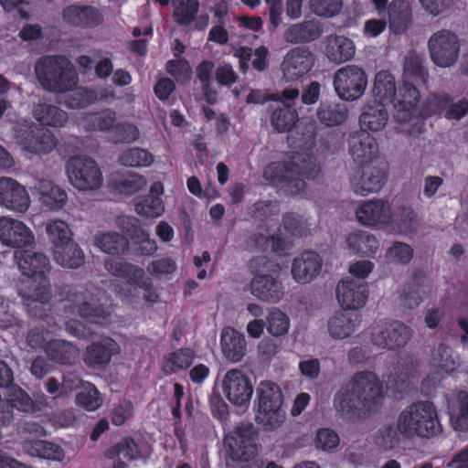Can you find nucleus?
Masks as SVG:
<instances>
[{
    "label": "nucleus",
    "mask_w": 468,
    "mask_h": 468,
    "mask_svg": "<svg viewBox=\"0 0 468 468\" xmlns=\"http://www.w3.org/2000/svg\"><path fill=\"white\" fill-rule=\"evenodd\" d=\"M384 399L383 386L372 372L356 373L334 397V409L344 419L354 420L361 413L376 411Z\"/></svg>",
    "instance_id": "obj_1"
},
{
    "label": "nucleus",
    "mask_w": 468,
    "mask_h": 468,
    "mask_svg": "<svg viewBox=\"0 0 468 468\" xmlns=\"http://www.w3.org/2000/svg\"><path fill=\"white\" fill-rule=\"evenodd\" d=\"M421 56L410 54L404 63L403 85L394 97V118L400 124L399 130L409 134L421 132L423 123L421 118L416 115V105L420 100L417 86L425 85L428 72L423 66Z\"/></svg>",
    "instance_id": "obj_2"
},
{
    "label": "nucleus",
    "mask_w": 468,
    "mask_h": 468,
    "mask_svg": "<svg viewBox=\"0 0 468 468\" xmlns=\"http://www.w3.org/2000/svg\"><path fill=\"white\" fill-rule=\"evenodd\" d=\"M320 165L310 155L293 157L289 163H272L263 172V176L285 192L294 195L305 187L304 179H314L320 175Z\"/></svg>",
    "instance_id": "obj_3"
},
{
    "label": "nucleus",
    "mask_w": 468,
    "mask_h": 468,
    "mask_svg": "<svg viewBox=\"0 0 468 468\" xmlns=\"http://www.w3.org/2000/svg\"><path fill=\"white\" fill-rule=\"evenodd\" d=\"M106 270L120 283L112 284L113 291L123 300L137 302L143 298L145 302L154 303L157 294L152 286L151 279L142 268L126 263L120 259H110L105 261Z\"/></svg>",
    "instance_id": "obj_4"
},
{
    "label": "nucleus",
    "mask_w": 468,
    "mask_h": 468,
    "mask_svg": "<svg viewBox=\"0 0 468 468\" xmlns=\"http://www.w3.org/2000/svg\"><path fill=\"white\" fill-rule=\"evenodd\" d=\"M397 428L406 439L432 438L441 431L438 412L430 401L411 403L400 411Z\"/></svg>",
    "instance_id": "obj_5"
},
{
    "label": "nucleus",
    "mask_w": 468,
    "mask_h": 468,
    "mask_svg": "<svg viewBox=\"0 0 468 468\" xmlns=\"http://www.w3.org/2000/svg\"><path fill=\"white\" fill-rule=\"evenodd\" d=\"M46 233L54 245V259L65 268L75 269L84 262V254L73 241L69 225L62 219L53 218L46 223Z\"/></svg>",
    "instance_id": "obj_6"
},
{
    "label": "nucleus",
    "mask_w": 468,
    "mask_h": 468,
    "mask_svg": "<svg viewBox=\"0 0 468 468\" xmlns=\"http://www.w3.org/2000/svg\"><path fill=\"white\" fill-rule=\"evenodd\" d=\"M35 71L41 86L49 91L67 92L77 84L71 62L62 57H45L37 61Z\"/></svg>",
    "instance_id": "obj_7"
},
{
    "label": "nucleus",
    "mask_w": 468,
    "mask_h": 468,
    "mask_svg": "<svg viewBox=\"0 0 468 468\" xmlns=\"http://www.w3.org/2000/svg\"><path fill=\"white\" fill-rule=\"evenodd\" d=\"M333 85L340 100L355 101L360 99L367 90V75L358 65H346L335 72Z\"/></svg>",
    "instance_id": "obj_8"
},
{
    "label": "nucleus",
    "mask_w": 468,
    "mask_h": 468,
    "mask_svg": "<svg viewBox=\"0 0 468 468\" xmlns=\"http://www.w3.org/2000/svg\"><path fill=\"white\" fill-rule=\"evenodd\" d=\"M428 51L434 65L440 68H451L459 59L461 39L452 30L440 29L430 37Z\"/></svg>",
    "instance_id": "obj_9"
},
{
    "label": "nucleus",
    "mask_w": 468,
    "mask_h": 468,
    "mask_svg": "<svg viewBox=\"0 0 468 468\" xmlns=\"http://www.w3.org/2000/svg\"><path fill=\"white\" fill-rule=\"evenodd\" d=\"M66 173L71 186L80 191H94L103 185L101 170L91 158H70L67 163Z\"/></svg>",
    "instance_id": "obj_10"
},
{
    "label": "nucleus",
    "mask_w": 468,
    "mask_h": 468,
    "mask_svg": "<svg viewBox=\"0 0 468 468\" xmlns=\"http://www.w3.org/2000/svg\"><path fill=\"white\" fill-rule=\"evenodd\" d=\"M16 139L29 158L49 154L57 145L55 136L50 132L42 131L27 120L17 123Z\"/></svg>",
    "instance_id": "obj_11"
},
{
    "label": "nucleus",
    "mask_w": 468,
    "mask_h": 468,
    "mask_svg": "<svg viewBox=\"0 0 468 468\" xmlns=\"http://www.w3.org/2000/svg\"><path fill=\"white\" fill-rule=\"evenodd\" d=\"M227 455L232 461L248 462L258 452L256 431L250 422H241L229 431L224 439Z\"/></svg>",
    "instance_id": "obj_12"
},
{
    "label": "nucleus",
    "mask_w": 468,
    "mask_h": 468,
    "mask_svg": "<svg viewBox=\"0 0 468 468\" xmlns=\"http://www.w3.org/2000/svg\"><path fill=\"white\" fill-rule=\"evenodd\" d=\"M221 390L226 399L234 406H247L253 393L249 377L239 369L226 372L221 380Z\"/></svg>",
    "instance_id": "obj_13"
},
{
    "label": "nucleus",
    "mask_w": 468,
    "mask_h": 468,
    "mask_svg": "<svg viewBox=\"0 0 468 468\" xmlns=\"http://www.w3.org/2000/svg\"><path fill=\"white\" fill-rule=\"evenodd\" d=\"M411 329L399 321H379L373 328L375 345L389 349L404 346L411 338Z\"/></svg>",
    "instance_id": "obj_14"
},
{
    "label": "nucleus",
    "mask_w": 468,
    "mask_h": 468,
    "mask_svg": "<svg viewBox=\"0 0 468 468\" xmlns=\"http://www.w3.org/2000/svg\"><path fill=\"white\" fill-rule=\"evenodd\" d=\"M99 299L89 292H80L72 298L67 300L65 308L69 309V313H78L80 317L90 323L105 324L110 322L111 312L101 306L97 305Z\"/></svg>",
    "instance_id": "obj_15"
},
{
    "label": "nucleus",
    "mask_w": 468,
    "mask_h": 468,
    "mask_svg": "<svg viewBox=\"0 0 468 468\" xmlns=\"http://www.w3.org/2000/svg\"><path fill=\"white\" fill-rule=\"evenodd\" d=\"M387 177V165L380 162L378 165H369L357 169L351 177L353 191L360 196L378 192Z\"/></svg>",
    "instance_id": "obj_16"
},
{
    "label": "nucleus",
    "mask_w": 468,
    "mask_h": 468,
    "mask_svg": "<svg viewBox=\"0 0 468 468\" xmlns=\"http://www.w3.org/2000/svg\"><path fill=\"white\" fill-rule=\"evenodd\" d=\"M31 205L27 188L12 177H0V207L9 211L24 214Z\"/></svg>",
    "instance_id": "obj_17"
},
{
    "label": "nucleus",
    "mask_w": 468,
    "mask_h": 468,
    "mask_svg": "<svg viewBox=\"0 0 468 468\" xmlns=\"http://www.w3.org/2000/svg\"><path fill=\"white\" fill-rule=\"evenodd\" d=\"M0 241L6 247L22 249L31 246L35 242V236L31 229L22 220L9 216H1Z\"/></svg>",
    "instance_id": "obj_18"
},
{
    "label": "nucleus",
    "mask_w": 468,
    "mask_h": 468,
    "mask_svg": "<svg viewBox=\"0 0 468 468\" xmlns=\"http://www.w3.org/2000/svg\"><path fill=\"white\" fill-rule=\"evenodd\" d=\"M20 295L30 315L42 317V304L49 303L52 298L50 283L46 275L31 278L27 284L20 289Z\"/></svg>",
    "instance_id": "obj_19"
},
{
    "label": "nucleus",
    "mask_w": 468,
    "mask_h": 468,
    "mask_svg": "<svg viewBox=\"0 0 468 468\" xmlns=\"http://www.w3.org/2000/svg\"><path fill=\"white\" fill-rule=\"evenodd\" d=\"M314 65L312 53L304 48H294L284 56L281 71L282 79L287 81H294L307 74Z\"/></svg>",
    "instance_id": "obj_20"
},
{
    "label": "nucleus",
    "mask_w": 468,
    "mask_h": 468,
    "mask_svg": "<svg viewBox=\"0 0 468 468\" xmlns=\"http://www.w3.org/2000/svg\"><path fill=\"white\" fill-rule=\"evenodd\" d=\"M355 214L364 226L388 227L391 218V206L382 199L367 200L356 207Z\"/></svg>",
    "instance_id": "obj_21"
},
{
    "label": "nucleus",
    "mask_w": 468,
    "mask_h": 468,
    "mask_svg": "<svg viewBox=\"0 0 468 468\" xmlns=\"http://www.w3.org/2000/svg\"><path fill=\"white\" fill-rule=\"evenodd\" d=\"M336 298L339 304L346 310L362 308L368 298L367 284L352 279L339 282L336 287Z\"/></svg>",
    "instance_id": "obj_22"
},
{
    "label": "nucleus",
    "mask_w": 468,
    "mask_h": 468,
    "mask_svg": "<svg viewBox=\"0 0 468 468\" xmlns=\"http://www.w3.org/2000/svg\"><path fill=\"white\" fill-rule=\"evenodd\" d=\"M323 261L314 251L307 250L296 256L291 267V275L294 282L307 284L318 276L322 270Z\"/></svg>",
    "instance_id": "obj_23"
},
{
    "label": "nucleus",
    "mask_w": 468,
    "mask_h": 468,
    "mask_svg": "<svg viewBox=\"0 0 468 468\" xmlns=\"http://www.w3.org/2000/svg\"><path fill=\"white\" fill-rule=\"evenodd\" d=\"M61 15L66 25L81 28L95 27L103 22L101 12L92 5H70Z\"/></svg>",
    "instance_id": "obj_24"
},
{
    "label": "nucleus",
    "mask_w": 468,
    "mask_h": 468,
    "mask_svg": "<svg viewBox=\"0 0 468 468\" xmlns=\"http://www.w3.org/2000/svg\"><path fill=\"white\" fill-rule=\"evenodd\" d=\"M348 148L354 161L359 165L371 162L377 157L378 150L376 139L364 130L350 134Z\"/></svg>",
    "instance_id": "obj_25"
},
{
    "label": "nucleus",
    "mask_w": 468,
    "mask_h": 468,
    "mask_svg": "<svg viewBox=\"0 0 468 468\" xmlns=\"http://www.w3.org/2000/svg\"><path fill=\"white\" fill-rule=\"evenodd\" d=\"M250 292L260 301L277 303L284 295V288L282 283L272 276L258 273L250 282Z\"/></svg>",
    "instance_id": "obj_26"
},
{
    "label": "nucleus",
    "mask_w": 468,
    "mask_h": 468,
    "mask_svg": "<svg viewBox=\"0 0 468 468\" xmlns=\"http://www.w3.org/2000/svg\"><path fill=\"white\" fill-rule=\"evenodd\" d=\"M15 259L23 275L36 278L49 272V261L41 252L32 250H17Z\"/></svg>",
    "instance_id": "obj_27"
},
{
    "label": "nucleus",
    "mask_w": 468,
    "mask_h": 468,
    "mask_svg": "<svg viewBox=\"0 0 468 468\" xmlns=\"http://www.w3.org/2000/svg\"><path fill=\"white\" fill-rule=\"evenodd\" d=\"M121 352L119 344L111 337H101L90 345L85 353L84 360L92 367H104L112 356Z\"/></svg>",
    "instance_id": "obj_28"
},
{
    "label": "nucleus",
    "mask_w": 468,
    "mask_h": 468,
    "mask_svg": "<svg viewBox=\"0 0 468 468\" xmlns=\"http://www.w3.org/2000/svg\"><path fill=\"white\" fill-rule=\"evenodd\" d=\"M164 186L160 182L154 183L147 196L139 197L134 200L136 214L147 218H158L165 212V204L161 199Z\"/></svg>",
    "instance_id": "obj_29"
},
{
    "label": "nucleus",
    "mask_w": 468,
    "mask_h": 468,
    "mask_svg": "<svg viewBox=\"0 0 468 468\" xmlns=\"http://www.w3.org/2000/svg\"><path fill=\"white\" fill-rule=\"evenodd\" d=\"M220 346L224 356L229 361L239 362L246 354V337L231 326L225 327L220 335Z\"/></svg>",
    "instance_id": "obj_30"
},
{
    "label": "nucleus",
    "mask_w": 468,
    "mask_h": 468,
    "mask_svg": "<svg viewBox=\"0 0 468 468\" xmlns=\"http://www.w3.org/2000/svg\"><path fill=\"white\" fill-rule=\"evenodd\" d=\"M360 322L358 314L337 312L327 322L328 335L335 340L351 337L359 329Z\"/></svg>",
    "instance_id": "obj_31"
},
{
    "label": "nucleus",
    "mask_w": 468,
    "mask_h": 468,
    "mask_svg": "<svg viewBox=\"0 0 468 468\" xmlns=\"http://www.w3.org/2000/svg\"><path fill=\"white\" fill-rule=\"evenodd\" d=\"M324 54L331 62L341 64L354 58L356 45L345 36L331 35L325 40Z\"/></svg>",
    "instance_id": "obj_32"
},
{
    "label": "nucleus",
    "mask_w": 468,
    "mask_h": 468,
    "mask_svg": "<svg viewBox=\"0 0 468 468\" xmlns=\"http://www.w3.org/2000/svg\"><path fill=\"white\" fill-rule=\"evenodd\" d=\"M41 204L52 211L62 209L68 201L67 192L49 180H39L34 186Z\"/></svg>",
    "instance_id": "obj_33"
},
{
    "label": "nucleus",
    "mask_w": 468,
    "mask_h": 468,
    "mask_svg": "<svg viewBox=\"0 0 468 468\" xmlns=\"http://www.w3.org/2000/svg\"><path fill=\"white\" fill-rule=\"evenodd\" d=\"M138 219L134 217H120L117 219V225L130 234L142 253L151 255L157 250L156 242L150 238L146 230L138 227Z\"/></svg>",
    "instance_id": "obj_34"
},
{
    "label": "nucleus",
    "mask_w": 468,
    "mask_h": 468,
    "mask_svg": "<svg viewBox=\"0 0 468 468\" xmlns=\"http://www.w3.org/2000/svg\"><path fill=\"white\" fill-rule=\"evenodd\" d=\"M322 34L319 24L314 20H306L291 24L282 33L283 40L289 44H301L317 39Z\"/></svg>",
    "instance_id": "obj_35"
},
{
    "label": "nucleus",
    "mask_w": 468,
    "mask_h": 468,
    "mask_svg": "<svg viewBox=\"0 0 468 468\" xmlns=\"http://www.w3.org/2000/svg\"><path fill=\"white\" fill-rule=\"evenodd\" d=\"M448 411L452 427L458 431H468V393L458 391L448 399Z\"/></svg>",
    "instance_id": "obj_36"
},
{
    "label": "nucleus",
    "mask_w": 468,
    "mask_h": 468,
    "mask_svg": "<svg viewBox=\"0 0 468 468\" xmlns=\"http://www.w3.org/2000/svg\"><path fill=\"white\" fill-rule=\"evenodd\" d=\"M345 249L352 254L373 256L379 249L378 239L363 230L351 232L346 237Z\"/></svg>",
    "instance_id": "obj_37"
},
{
    "label": "nucleus",
    "mask_w": 468,
    "mask_h": 468,
    "mask_svg": "<svg viewBox=\"0 0 468 468\" xmlns=\"http://www.w3.org/2000/svg\"><path fill=\"white\" fill-rule=\"evenodd\" d=\"M388 120V114L385 109V104L373 101L364 105L359 117V123L361 130L378 132L386 126Z\"/></svg>",
    "instance_id": "obj_38"
},
{
    "label": "nucleus",
    "mask_w": 468,
    "mask_h": 468,
    "mask_svg": "<svg viewBox=\"0 0 468 468\" xmlns=\"http://www.w3.org/2000/svg\"><path fill=\"white\" fill-rule=\"evenodd\" d=\"M34 118L42 125L63 127L69 121L68 113L55 104L39 101L33 109Z\"/></svg>",
    "instance_id": "obj_39"
},
{
    "label": "nucleus",
    "mask_w": 468,
    "mask_h": 468,
    "mask_svg": "<svg viewBox=\"0 0 468 468\" xmlns=\"http://www.w3.org/2000/svg\"><path fill=\"white\" fill-rule=\"evenodd\" d=\"M397 90L396 80L391 72L382 69L376 73L372 87L374 101L392 103Z\"/></svg>",
    "instance_id": "obj_40"
},
{
    "label": "nucleus",
    "mask_w": 468,
    "mask_h": 468,
    "mask_svg": "<svg viewBox=\"0 0 468 468\" xmlns=\"http://www.w3.org/2000/svg\"><path fill=\"white\" fill-rule=\"evenodd\" d=\"M25 449L33 456L56 462L61 465H65L69 461L63 448L53 442L46 441H29L26 444Z\"/></svg>",
    "instance_id": "obj_41"
},
{
    "label": "nucleus",
    "mask_w": 468,
    "mask_h": 468,
    "mask_svg": "<svg viewBox=\"0 0 468 468\" xmlns=\"http://www.w3.org/2000/svg\"><path fill=\"white\" fill-rule=\"evenodd\" d=\"M256 409L282 407L283 394L281 388L274 382L263 380L259 383L256 389Z\"/></svg>",
    "instance_id": "obj_42"
},
{
    "label": "nucleus",
    "mask_w": 468,
    "mask_h": 468,
    "mask_svg": "<svg viewBox=\"0 0 468 468\" xmlns=\"http://www.w3.org/2000/svg\"><path fill=\"white\" fill-rule=\"evenodd\" d=\"M94 243L102 252L111 255L122 254L129 248L127 239L114 231L98 232Z\"/></svg>",
    "instance_id": "obj_43"
},
{
    "label": "nucleus",
    "mask_w": 468,
    "mask_h": 468,
    "mask_svg": "<svg viewBox=\"0 0 468 468\" xmlns=\"http://www.w3.org/2000/svg\"><path fill=\"white\" fill-rule=\"evenodd\" d=\"M388 227L394 232L411 233L418 228L416 213L408 207H400L394 211L391 209L390 223Z\"/></svg>",
    "instance_id": "obj_44"
},
{
    "label": "nucleus",
    "mask_w": 468,
    "mask_h": 468,
    "mask_svg": "<svg viewBox=\"0 0 468 468\" xmlns=\"http://www.w3.org/2000/svg\"><path fill=\"white\" fill-rule=\"evenodd\" d=\"M390 28L395 32L403 31L411 17V6L409 0H392L388 6Z\"/></svg>",
    "instance_id": "obj_45"
},
{
    "label": "nucleus",
    "mask_w": 468,
    "mask_h": 468,
    "mask_svg": "<svg viewBox=\"0 0 468 468\" xmlns=\"http://www.w3.org/2000/svg\"><path fill=\"white\" fill-rule=\"evenodd\" d=\"M45 353L51 360L61 364L72 363L79 356L78 348L71 343L54 338L45 346Z\"/></svg>",
    "instance_id": "obj_46"
},
{
    "label": "nucleus",
    "mask_w": 468,
    "mask_h": 468,
    "mask_svg": "<svg viewBox=\"0 0 468 468\" xmlns=\"http://www.w3.org/2000/svg\"><path fill=\"white\" fill-rule=\"evenodd\" d=\"M118 162L127 167L146 168L154 163V155L144 148L132 147L119 154Z\"/></svg>",
    "instance_id": "obj_47"
},
{
    "label": "nucleus",
    "mask_w": 468,
    "mask_h": 468,
    "mask_svg": "<svg viewBox=\"0 0 468 468\" xmlns=\"http://www.w3.org/2000/svg\"><path fill=\"white\" fill-rule=\"evenodd\" d=\"M195 358V352L190 348H180L170 353L163 362L165 374H175L190 367Z\"/></svg>",
    "instance_id": "obj_48"
},
{
    "label": "nucleus",
    "mask_w": 468,
    "mask_h": 468,
    "mask_svg": "<svg viewBox=\"0 0 468 468\" xmlns=\"http://www.w3.org/2000/svg\"><path fill=\"white\" fill-rule=\"evenodd\" d=\"M286 412L282 407L257 409L256 421L267 431H273L282 426Z\"/></svg>",
    "instance_id": "obj_49"
},
{
    "label": "nucleus",
    "mask_w": 468,
    "mask_h": 468,
    "mask_svg": "<svg viewBox=\"0 0 468 468\" xmlns=\"http://www.w3.org/2000/svg\"><path fill=\"white\" fill-rule=\"evenodd\" d=\"M431 363L447 373H452L460 367L459 356H454L452 349L442 344L432 349Z\"/></svg>",
    "instance_id": "obj_50"
},
{
    "label": "nucleus",
    "mask_w": 468,
    "mask_h": 468,
    "mask_svg": "<svg viewBox=\"0 0 468 468\" xmlns=\"http://www.w3.org/2000/svg\"><path fill=\"white\" fill-rule=\"evenodd\" d=\"M115 112L106 110L100 113H90L82 117L80 124L87 130L114 131Z\"/></svg>",
    "instance_id": "obj_51"
},
{
    "label": "nucleus",
    "mask_w": 468,
    "mask_h": 468,
    "mask_svg": "<svg viewBox=\"0 0 468 468\" xmlns=\"http://www.w3.org/2000/svg\"><path fill=\"white\" fill-rule=\"evenodd\" d=\"M291 326L289 316L281 309L273 307L268 312L266 327L273 337H282L288 334Z\"/></svg>",
    "instance_id": "obj_52"
},
{
    "label": "nucleus",
    "mask_w": 468,
    "mask_h": 468,
    "mask_svg": "<svg viewBox=\"0 0 468 468\" xmlns=\"http://www.w3.org/2000/svg\"><path fill=\"white\" fill-rule=\"evenodd\" d=\"M317 116L321 122L326 126H335L343 123L347 116V108L343 104L322 103L317 111Z\"/></svg>",
    "instance_id": "obj_53"
},
{
    "label": "nucleus",
    "mask_w": 468,
    "mask_h": 468,
    "mask_svg": "<svg viewBox=\"0 0 468 468\" xmlns=\"http://www.w3.org/2000/svg\"><path fill=\"white\" fill-rule=\"evenodd\" d=\"M8 397L11 403V407L27 413L39 410L40 408L37 405V403L43 405L47 404V398L45 396H42L37 402H35L31 399V398L27 395V393L25 390L19 388H11L9 390Z\"/></svg>",
    "instance_id": "obj_54"
},
{
    "label": "nucleus",
    "mask_w": 468,
    "mask_h": 468,
    "mask_svg": "<svg viewBox=\"0 0 468 468\" xmlns=\"http://www.w3.org/2000/svg\"><path fill=\"white\" fill-rule=\"evenodd\" d=\"M107 456L109 458H117L119 461H135L144 458L145 453L133 440H125L110 449Z\"/></svg>",
    "instance_id": "obj_55"
},
{
    "label": "nucleus",
    "mask_w": 468,
    "mask_h": 468,
    "mask_svg": "<svg viewBox=\"0 0 468 468\" xmlns=\"http://www.w3.org/2000/svg\"><path fill=\"white\" fill-rule=\"evenodd\" d=\"M76 403L88 411H94L101 406L102 398L95 386L88 382L81 385L76 396Z\"/></svg>",
    "instance_id": "obj_56"
},
{
    "label": "nucleus",
    "mask_w": 468,
    "mask_h": 468,
    "mask_svg": "<svg viewBox=\"0 0 468 468\" xmlns=\"http://www.w3.org/2000/svg\"><path fill=\"white\" fill-rule=\"evenodd\" d=\"M430 291L426 285L415 284L408 285L404 288L400 296L401 303L409 308L418 307L429 295Z\"/></svg>",
    "instance_id": "obj_57"
},
{
    "label": "nucleus",
    "mask_w": 468,
    "mask_h": 468,
    "mask_svg": "<svg viewBox=\"0 0 468 468\" xmlns=\"http://www.w3.org/2000/svg\"><path fill=\"white\" fill-rule=\"evenodd\" d=\"M297 120V112L287 105L284 108H280L273 112L271 124L279 132H286L294 126Z\"/></svg>",
    "instance_id": "obj_58"
},
{
    "label": "nucleus",
    "mask_w": 468,
    "mask_h": 468,
    "mask_svg": "<svg viewBox=\"0 0 468 468\" xmlns=\"http://www.w3.org/2000/svg\"><path fill=\"white\" fill-rule=\"evenodd\" d=\"M310 9L317 16L332 18L343 9V0H310Z\"/></svg>",
    "instance_id": "obj_59"
},
{
    "label": "nucleus",
    "mask_w": 468,
    "mask_h": 468,
    "mask_svg": "<svg viewBox=\"0 0 468 468\" xmlns=\"http://www.w3.org/2000/svg\"><path fill=\"white\" fill-rule=\"evenodd\" d=\"M314 443L317 450L332 452L338 447L340 438L334 430L321 428L315 433Z\"/></svg>",
    "instance_id": "obj_60"
},
{
    "label": "nucleus",
    "mask_w": 468,
    "mask_h": 468,
    "mask_svg": "<svg viewBox=\"0 0 468 468\" xmlns=\"http://www.w3.org/2000/svg\"><path fill=\"white\" fill-rule=\"evenodd\" d=\"M450 101L451 98L446 94L431 95L420 112L421 120L423 121L426 117L446 112Z\"/></svg>",
    "instance_id": "obj_61"
},
{
    "label": "nucleus",
    "mask_w": 468,
    "mask_h": 468,
    "mask_svg": "<svg viewBox=\"0 0 468 468\" xmlns=\"http://www.w3.org/2000/svg\"><path fill=\"white\" fill-rule=\"evenodd\" d=\"M399 434L400 433L397 427L384 426L375 434L374 442L385 451L392 450L399 444Z\"/></svg>",
    "instance_id": "obj_62"
},
{
    "label": "nucleus",
    "mask_w": 468,
    "mask_h": 468,
    "mask_svg": "<svg viewBox=\"0 0 468 468\" xmlns=\"http://www.w3.org/2000/svg\"><path fill=\"white\" fill-rule=\"evenodd\" d=\"M413 257L412 248L404 242H394L386 251L389 262L407 264Z\"/></svg>",
    "instance_id": "obj_63"
},
{
    "label": "nucleus",
    "mask_w": 468,
    "mask_h": 468,
    "mask_svg": "<svg viewBox=\"0 0 468 468\" xmlns=\"http://www.w3.org/2000/svg\"><path fill=\"white\" fill-rule=\"evenodd\" d=\"M199 4L197 0H186L176 5L174 17L176 23L189 25L198 12Z\"/></svg>",
    "instance_id": "obj_64"
}]
</instances>
